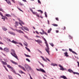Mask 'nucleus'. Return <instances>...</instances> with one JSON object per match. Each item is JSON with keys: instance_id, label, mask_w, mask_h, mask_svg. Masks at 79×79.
I'll list each match as a JSON object with an SVG mask.
<instances>
[{"instance_id": "1", "label": "nucleus", "mask_w": 79, "mask_h": 79, "mask_svg": "<svg viewBox=\"0 0 79 79\" xmlns=\"http://www.w3.org/2000/svg\"><path fill=\"white\" fill-rule=\"evenodd\" d=\"M10 54L14 57L15 58L18 60H19L18 57L15 53V52L14 49L11 50Z\"/></svg>"}, {"instance_id": "2", "label": "nucleus", "mask_w": 79, "mask_h": 79, "mask_svg": "<svg viewBox=\"0 0 79 79\" xmlns=\"http://www.w3.org/2000/svg\"><path fill=\"white\" fill-rule=\"evenodd\" d=\"M45 42V43L46 44V46L47 47V48H46L45 49V51H46V52L48 53V54L49 55H50V54L49 53L50 52V51H49V45L48 44V43L47 42V41L46 40H44Z\"/></svg>"}, {"instance_id": "3", "label": "nucleus", "mask_w": 79, "mask_h": 79, "mask_svg": "<svg viewBox=\"0 0 79 79\" xmlns=\"http://www.w3.org/2000/svg\"><path fill=\"white\" fill-rule=\"evenodd\" d=\"M19 24L22 26V27H21L22 30H24H24H26V31H29V29H28V28L27 27H23L22 25L21 24H20V23H19Z\"/></svg>"}, {"instance_id": "4", "label": "nucleus", "mask_w": 79, "mask_h": 79, "mask_svg": "<svg viewBox=\"0 0 79 79\" xmlns=\"http://www.w3.org/2000/svg\"><path fill=\"white\" fill-rule=\"evenodd\" d=\"M41 31L43 32V33L41 32H40L39 33H40V34L43 35L44 34H45L46 35H47V36L48 35V34H47V33H46L44 31L43 29H41Z\"/></svg>"}, {"instance_id": "5", "label": "nucleus", "mask_w": 79, "mask_h": 79, "mask_svg": "<svg viewBox=\"0 0 79 79\" xmlns=\"http://www.w3.org/2000/svg\"><path fill=\"white\" fill-rule=\"evenodd\" d=\"M36 70L38 71L42 72L43 73H46L45 71L41 68H40L39 69H36Z\"/></svg>"}, {"instance_id": "6", "label": "nucleus", "mask_w": 79, "mask_h": 79, "mask_svg": "<svg viewBox=\"0 0 79 79\" xmlns=\"http://www.w3.org/2000/svg\"><path fill=\"white\" fill-rule=\"evenodd\" d=\"M3 50L6 52H8L9 51V49L7 48H4Z\"/></svg>"}, {"instance_id": "7", "label": "nucleus", "mask_w": 79, "mask_h": 79, "mask_svg": "<svg viewBox=\"0 0 79 79\" xmlns=\"http://www.w3.org/2000/svg\"><path fill=\"white\" fill-rule=\"evenodd\" d=\"M59 66L61 68L60 69V70L63 71V70H65V69H64L63 68V67L61 65H60L59 64Z\"/></svg>"}, {"instance_id": "8", "label": "nucleus", "mask_w": 79, "mask_h": 79, "mask_svg": "<svg viewBox=\"0 0 79 79\" xmlns=\"http://www.w3.org/2000/svg\"><path fill=\"white\" fill-rule=\"evenodd\" d=\"M10 61L12 62V63L13 64H15V65H18V64L15 61H14L13 60H10Z\"/></svg>"}, {"instance_id": "9", "label": "nucleus", "mask_w": 79, "mask_h": 79, "mask_svg": "<svg viewBox=\"0 0 79 79\" xmlns=\"http://www.w3.org/2000/svg\"><path fill=\"white\" fill-rule=\"evenodd\" d=\"M35 40V41H36V42L38 43L39 44H39V43H42V41L40 40Z\"/></svg>"}, {"instance_id": "10", "label": "nucleus", "mask_w": 79, "mask_h": 79, "mask_svg": "<svg viewBox=\"0 0 79 79\" xmlns=\"http://www.w3.org/2000/svg\"><path fill=\"white\" fill-rule=\"evenodd\" d=\"M18 66H19V68H20L22 69L24 71H26V70H25V68H24V67H23L22 66H21V65H18Z\"/></svg>"}, {"instance_id": "11", "label": "nucleus", "mask_w": 79, "mask_h": 79, "mask_svg": "<svg viewBox=\"0 0 79 79\" xmlns=\"http://www.w3.org/2000/svg\"><path fill=\"white\" fill-rule=\"evenodd\" d=\"M69 51H70V52H72L73 53H74L76 55H77V54L75 52L73 51V50L72 49L69 48Z\"/></svg>"}, {"instance_id": "12", "label": "nucleus", "mask_w": 79, "mask_h": 79, "mask_svg": "<svg viewBox=\"0 0 79 79\" xmlns=\"http://www.w3.org/2000/svg\"><path fill=\"white\" fill-rule=\"evenodd\" d=\"M2 28L4 31H6L7 30V28L6 27H2Z\"/></svg>"}, {"instance_id": "13", "label": "nucleus", "mask_w": 79, "mask_h": 79, "mask_svg": "<svg viewBox=\"0 0 79 79\" xmlns=\"http://www.w3.org/2000/svg\"><path fill=\"white\" fill-rule=\"evenodd\" d=\"M60 78H62L64 79H67V78L64 76H60Z\"/></svg>"}, {"instance_id": "14", "label": "nucleus", "mask_w": 79, "mask_h": 79, "mask_svg": "<svg viewBox=\"0 0 79 79\" xmlns=\"http://www.w3.org/2000/svg\"><path fill=\"white\" fill-rule=\"evenodd\" d=\"M19 20V23L20 24H22L23 25H24V22H22V21H21V20H20L19 19H18Z\"/></svg>"}, {"instance_id": "15", "label": "nucleus", "mask_w": 79, "mask_h": 79, "mask_svg": "<svg viewBox=\"0 0 79 79\" xmlns=\"http://www.w3.org/2000/svg\"><path fill=\"white\" fill-rule=\"evenodd\" d=\"M29 66L27 64H25L24 65V67L26 69V70L27 69V68L29 67Z\"/></svg>"}, {"instance_id": "16", "label": "nucleus", "mask_w": 79, "mask_h": 79, "mask_svg": "<svg viewBox=\"0 0 79 79\" xmlns=\"http://www.w3.org/2000/svg\"><path fill=\"white\" fill-rule=\"evenodd\" d=\"M8 32L10 34L13 35H15V34L13 32Z\"/></svg>"}, {"instance_id": "17", "label": "nucleus", "mask_w": 79, "mask_h": 79, "mask_svg": "<svg viewBox=\"0 0 79 79\" xmlns=\"http://www.w3.org/2000/svg\"><path fill=\"white\" fill-rule=\"evenodd\" d=\"M31 67H30V66L27 68V69H26V70L28 71H29L30 70H31Z\"/></svg>"}, {"instance_id": "18", "label": "nucleus", "mask_w": 79, "mask_h": 79, "mask_svg": "<svg viewBox=\"0 0 79 79\" xmlns=\"http://www.w3.org/2000/svg\"><path fill=\"white\" fill-rule=\"evenodd\" d=\"M64 54L65 55V56L66 57H68L69 56L68 55V53L67 52L64 53Z\"/></svg>"}, {"instance_id": "19", "label": "nucleus", "mask_w": 79, "mask_h": 79, "mask_svg": "<svg viewBox=\"0 0 79 79\" xmlns=\"http://www.w3.org/2000/svg\"><path fill=\"white\" fill-rule=\"evenodd\" d=\"M18 31L19 33H23V34H25L23 33V31H22L21 30H19Z\"/></svg>"}, {"instance_id": "20", "label": "nucleus", "mask_w": 79, "mask_h": 79, "mask_svg": "<svg viewBox=\"0 0 79 79\" xmlns=\"http://www.w3.org/2000/svg\"><path fill=\"white\" fill-rule=\"evenodd\" d=\"M68 71L70 73H73V72H73V71L71 69H69L68 70Z\"/></svg>"}, {"instance_id": "21", "label": "nucleus", "mask_w": 79, "mask_h": 79, "mask_svg": "<svg viewBox=\"0 0 79 79\" xmlns=\"http://www.w3.org/2000/svg\"><path fill=\"white\" fill-rule=\"evenodd\" d=\"M2 63L3 65H7V64L6 62L3 61H2Z\"/></svg>"}, {"instance_id": "22", "label": "nucleus", "mask_w": 79, "mask_h": 79, "mask_svg": "<svg viewBox=\"0 0 79 79\" xmlns=\"http://www.w3.org/2000/svg\"><path fill=\"white\" fill-rule=\"evenodd\" d=\"M7 66L8 68L9 69H12V67L9 64H7Z\"/></svg>"}, {"instance_id": "23", "label": "nucleus", "mask_w": 79, "mask_h": 79, "mask_svg": "<svg viewBox=\"0 0 79 79\" xmlns=\"http://www.w3.org/2000/svg\"><path fill=\"white\" fill-rule=\"evenodd\" d=\"M40 57L43 60H44V61L47 62V60H46L44 57H43L42 56H40Z\"/></svg>"}, {"instance_id": "24", "label": "nucleus", "mask_w": 79, "mask_h": 79, "mask_svg": "<svg viewBox=\"0 0 79 79\" xmlns=\"http://www.w3.org/2000/svg\"><path fill=\"white\" fill-rule=\"evenodd\" d=\"M11 42L14 43L15 44H17V42H16V41H15L14 40H12Z\"/></svg>"}, {"instance_id": "25", "label": "nucleus", "mask_w": 79, "mask_h": 79, "mask_svg": "<svg viewBox=\"0 0 79 79\" xmlns=\"http://www.w3.org/2000/svg\"><path fill=\"white\" fill-rule=\"evenodd\" d=\"M52 29L51 28H50L49 29L48 31V33H50L51 32V31H52Z\"/></svg>"}, {"instance_id": "26", "label": "nucleus", "mask_w": 79, "mask_h": 79, "mask_svg": "<svg viewBox=\"0 0 79 79\" xmlns=\"http://www.w3.org/2000/svg\"><path fill=\"white\" fill-rule=\"evenodd\" d=\"M51 65H53V66H57V64H54V63H52L51 64Z\"/></svg>"}, {"instance_id": "27", "label": "nucleus", "mask_w": 79, "mask_h": 79, "mask_svg": "<svg viewBox=\"0 0 79 79\" xmlns=\"http://www.w3.org/2000/svg\"><path fill=\"white\" fill-rule=\"evenodd\" d=\"M5 15L7 17H10L11 16L10 15V14H6Z\"/></svg>"}, {"instance_id": "28", "label": "nucleus", "mask_w": 79, "mask_h": 79, "mask_svg": "<svg viewBox=\"0 0 79 79\" xmlns=\"http://www.w3.org/2000/svg\"><path fill=\"white\" fill-rule=\"evenodd\" d=\"M25 48H26V49L29 52H31V51H30V49H28V48H27V47H25Z\"/></svg>"}, {"instance_id": "29", "label": "nucleus", "mask_w": 79, "mask_h": 79, "mask_svg": "<svg viewBox=\"0 0 79 79\" xmlns=\"http://www.w3.org/2000/svg\"><path fill=\"white\" fill-rule=\"evenodd\" d=\"M8 77L9 79H13L11 76L8 75Z\"/></svg>"}, {"instance_id": "30", "label": "nucleus", "mask_w": 79, "mask_h": 79, "mask_svg": "<svg viewBox=\"0 0 79 79\" xmlns=\"http://www.w3.org/2000/svg\"><path fill=\"white\" fill-rule=\"evenodd\" d=\"M36 15V16L38 17V18H40V16L39 14H38V13H37V14H36L35 15Z\"/></svg>"}, {"instance_id": "31", "label": "nucleus", "mask_w": 79, "mask_h": 79, "mask_svg": "<svg viewBox=\"0 0 79 79\" xmlns=\"http://www.w3.org/2000/svg\"><path fill=\"white\" fill-rule=\"evenodd\" d=\"M52 25L54 27H57L58 26V25L56 24H52Z\"/></svg>"}, {"instance_id": "32", "label": "nucleus", "mask_w": 79, "mask_h": 79, "mask_svg": "<svg viewBox=\"0 0 79 79\" xmlns=\"http://www.w3.org/2000/svg\"><path fill=\"white\" fill-rule=\"evenodd\" d=\"M17 8L20 11L23 12V11H22V10H21V9H20V8H19V7H17Z\"/></svg>"}, {"instance_id": "33", "label": "nucleus", "mask_w": 79, "mask_h": 79, "mask_svg": "<svg viewBox=\"0 0 79 79\" xmlns=\"http://www.w3.org/2000/svg\"><path fill=\"white\" fill-rule=\"evenodd\" d=\"M32 13L33 14V15H36L37 13V12H32Z\"/></svg>"}, {"instance_id": "34", "label": "nucleus", "mask_w": 79, "mask_h": 79, "mask_svg": "<svg viewBox=\"0 0 79 79\" xmlns=\"http://www.w3.org/2000/svg\"><path fill=\"white\" fill-rule=\"evenodd\" d=\"M37 11L38 12H40L41 13H43V11H42V10H38Z\"/></svg>"}, {"instance_id": "35", "label": "nucleus", "mask_w": 79, "mask_h": 79, "mask_svg": "<svg viewBox=\"0 0 79 79\" xmlns=\"http://www.w3.org/2000/svg\"><path fill=\"white\" fill-rule=\"evenodd\" d=\"M25 56L26 57H31V56H29L28 55H26V54H25Z\"/></svg>"}, {"instance_id": "36", "label": "nucleus", "mask_w": 79, "mask_h": 79, "mask_svg": "<svg viewBox=\"0 0 79 79\" xmlns=\"http://www.w3.org/2000/svg\"><path fill=\"white\" fill-rule=\"evenodd\" d=\"M73 74H76L79 75V73H76V72H73Z\"/></svg>"}, {"instance_id": "37", "label": "nucleus", "mask_w": 79, "mask_h": 79, "mask_svg": "<svg viewBox=\"0 0 79 79\" xmlns=\"http://www.w3.org/2000/svg\"><path fill=\"white\" fill-rule=\"evenodd\" d=\"M26 60L27 61H28V62H31V61L28 59L26 58Z\"/></svg>"}, {"instance_id": "38", "label": "nucleus", "mask_w": 79, "mask_h": 79, "mask_svg": "<svg viewBox=\"0 0 79 79\" xmlns=\"http://www.w3.org/2000/svg\"><path fill=\"white\" fill-rule=\"evenodd\" d=\"M50 44L52 46V47H54V44L53 43H50Z\"/></svg>"}, {"instance_id": "39", "label": "nucleus", "mask_w": 79, "mask_h": 79, "mask_svg": "<svg viewBox=\"0 0 79 79\" xmlns=\"http://www.w3.org/2000/svg\"><path fill=\"white\" fill-rule=\"evenodd\" d=\"M39 63L40 64V65H41L43 67H44V66L43 65V64H42V63H41L39 61Z\"/></svg>"}, {"instance_id": "40", "label": "nucleus", "mask_w": 79, "mask_h": 79, "mask_svg": "<svg viewBox=\"0 0 79 79\" xmlns=\"http://www.w3.org/2000/svg\"><path fill=\"white\" fill-rule=\"evenodd\" d=\"M0 15L2 17H4L3 15H2V13H1V12H0Z\"/></svg>"}, {"instance_id": "41", "label": "nucleus", "mask_w": 79, "mask_h": 79, "mask_svg": "<svg viewBox=\"0 0 79 79\" xmlns=\"http://www.w3.org/2000/svg\"><path fill=\"white\" fill-rule=\"evenodd\" d=\"M0 11H2V12H4V11L3 9H2V8H0Z\"/></svg>"}, {"instance_id": "42", "label": "nucleus", "mask_w": 79, "mask_h": 79, "mask_svg": "<svg viewBox=\"0 0 79 79\" xmlns=\"http://www.w3.org/2000/svg\"><path fill=\"white\" fill-rule=\"evenodd\" d=\"M19 5H20L21 6L24 5V4H22L21 2H19Z\"/></svg>"}, {"instance_id": "43", "label": "nucleus", "mask_w": 79, "mask_h": 79, "mask_svg": "<svg viewBox=\"0 0 79 79\" xmlns=\"http://www.w3.org/2000/svg\"><path fill=\"white\" fill-rule=\"evenodd\" d=\"M15 24L16 26H18V22H15Z\"/></svg>"}, {"instance_id": "44", "label": "nucleus", "mask_w": 79, "mask_h": 79, "mask_svg": "<svg viewBox=\"0 0 79 79\" xmlns=\"http://www.w3.org/2000/svg\"><path fill=\"white\" fill-rule=\"evenodd\" d=\"M29 10L31 11L32 12V13L33 11L32 9L31 8H29Z\"/></svg>"}, {"instance_id": "45", "label": "nucleus", "mask_w": 79, "mask_h": 79, "mask_svg": "<svg viewBox=\"0 0 79 79\" xmlns=\"http://www.w3.org/2000/svg\"><path fill=\"white\" fill-rule=\"evenodd\" d=\"M38 2L39 3L41 4V2L40 0H38Z\"/></svg>"}, {"instance_id": "46", "label": "nucleus", "mask_w": 79, "mask_h": 79, "mask_svg": "<svg viewBox=\"0 0 79 79\" xmlns=\"http://www.w3.org/2000/svg\"><path fill=\"white\" fill-rule=\"evenodd\" d=\"M56 20L57 21H59V19L58 18H56Z\"/></svg>"}, {"instance_id": "47", "label": "nucleus", "mask_w": 79, "mask_h": 79, "mask_svg": "<svg viewBox=\"0 0 79 79\" xmlns=\"http://www.w3.org/2000/svg\"><path fill=\"white\" fill-rule=\"evenodd\" d=\"M69 36L70 37V39H72L73 37L70 35H69Z\"/></svg>"}, {"instance_id": "48", "label": "nucleus", "mask_w": 79, "mask_h": 79, "mask_svg": "<svg viewBox=\"0 0 79 79\" xmlns=\"http://www.w3.org/2000/svg\"><path fill=\"white\" fill-rule=\"evenodd\" d=\"M19 44H20V45H21V46H23V45L21 43H19Z\"/></svg>"}, {"instance_id": "49", "label": "nucleus", "mask_w": 79, "mask_h": 79, "mask_svg": "<svg viewBox=\"0 0 79 79\" xmlns=\"http://www.w3.org/2000/svg\"><path fill=\"white\" fill-rule=\"evenodd\" d=\"M46 59L47 60L49 61H50V60H49V59L47 58H46Z\"/></svg>"}, {"instance_id": "50", "label": "nucleus", "mask_w": 79, "mask_h": 79, "mask_svg": "<svg viewBox=\"0 0 79 79\" xmlns=\"http://www.w3.org/2000/svg\"><path fill=\"white\" fill-rule=\"evenodd\" d=\"M62 50L63 51H64V52H65V51H67V50L66 49H65V50H64V49H62Z\"/></svg>"}, {"instance_id": "51", "label": "nucleus", "mask_w": 79, "mask_h": 79, "mask_svg": "<svg viewBox=\"0 0 79 79\" xmlns=\"http://www.w3.org/2000/svg\"><path fill=\"white\" fill-rule=\"evenodd\" d=\"M42 38L44 40H45V39L44 38V37L43 36H42Z\"/></svg>"}, {"instance_id": "52", "label": "nucleus", "mask_w": 79, "mask_h": 79, "mask_svg": "<svg viewBox=\"0 0 79 79\" xmlns=\"http://www.w3.org/2000/svg\"><path fill=\"white\" fill-rule=\"evenodd\" d=\"M35 32H36V33L37 34H39V33H38V31H36Z\"/></svg>"}, {"instance_id": "53", "label": "nucleus", "mask_w": 79, "mask_h": 79, "mask_svg": "<svg viewBox=\"0 0 79 79\" xmlns=\"http://www.w3.org/2000/svg\"><path fill=\"white\" fill-rule=\"evenodd\" d=\"M56 32L57 33H58L59 32V31L58 30H56Z\"/></svg>"}, {"instance_id": "54", "label": "nucleus", "mask_w": 79, "mask_h": 79, "mask_svg": "<svg viewBox=\"0 0 79 79\" xmlns=\"http://www.w3.org/2000/svg\"><path fill=\"white\" fill-rule=\"evenodd\" d=\"M0 49L1 50H3V49L2 48H1L0 47Z\"/></svg>"}, {"instance_id": "55", "label": "nucleus", "mask_w": 79, "mask_h": 79, "mask_svg": "<svg viewBox=\"0 0 79 79\" xmlns=\"http://www.w3.org/2000/svg\"><path fill=\"white\" fill-rule=\"evenodd\" d=\"M0 44H3V43H2V42H1V41H0Z\"/></svg>"}, {"instance_id": "56", "label": "nucleus", "mask_w": 79, "mask_h": 79, "mask_svg": "<svg viewBox=\"0 0 79 79\" xmlns=\"http://www.w3.org/2000/svg\"><path fill=\"white\" fill-rule=\"evenodd\" d=\"M36 37H37V38H41V37H40V36H38V35H36Z\"/></svg>"}, {"instance_id": "57", "label": "nucleus", "mask_w": 79, "mask_h": 79, "mask_svg": "<svg viewBox=\"0 0 79 79\" xmlns=\"http://www.w3.org/2000/svg\"><path fill=\"white\" fill-rule=\"evenodd\" d=\"M11 1H12L14 3H15V0H11Z\"/></svg>"}, {"instance_id": "58", "label": "nucleus", "mask_w": 79, "mask_h": 79, "mask_svg": "<svg viewBox=\"0 0 79 79\" xmlns=\"http://www.w3.org/2000/svg\"><path fill=\"white\" fill-rule=\"evenodd\" d=\"M5 69L8 72V69H7L6 68H5Z\"/></svg>"}, {"instance_id": "59", "label": "nucleus", "mask_w": 79, "mask_h": 79, "mask_svg": "<svg viewBox=\"0 0 79 79\" xmlns=\"http://www.w3.org/2000/svg\"><path fill=\"white\" fill-rule=\"evenodd\" d=\"M24 36L25 38H27V39L28 38V37H27V36L24 35Z\"/></svg>"}, {"instance_id": "60", "label": "nucleus", "mask_w": 79, "mask_h": 79, "mask_svg": "<svg viewBox=\"0 0 79 79\" xmlns=\"http://www.w3.org/2000/svg\"><path fill=\"white\" fill-rule=\"evenodd\" d=\"M44 14H45V15H47V12H45Z\"/></svg>"}, {"instance_id": "61", "label": "nucleus", "mask_w": 79, "mask_h": 79, "mask_svg": "<svg viewBox=\"0 0 79 79\" xmlns=\"http://www.w3.org/2000/svg\"><path fill=\"white\" fill-rule=\"evenodd\" d=\"M13 73H14L16 74V72H15V71H13Z\"/></svg>"}, {"instance_id": "62", "label": "nucleus", "mask_w": 79, "mask_h": 79, "mask_svg": "<svg viewBox=\"0 0 79 79\" xmlns=\"http://www.w3.org/2000/svg\"><path fill=\"white\" fill-rule=\"evenodd\" d=\"M1 19H4V20H3V21L5 20V19L4 18H1Z\"/></svg>"}, {"instance_id": "63", "label": "nucleus", "mask_w": 79, "mask_h": 79, "mask_svg": "<svg viewBox=\"0 0 79 79\" xmlns=\"http://www.w3.org/2000/svg\"><path fill=\"white\" fill-rule=\"evenodd\" d=\"M45 17L46 18H47V17H48V15H47V14L46 15H45Z\"/></svg>"}, {"instance_id": "64", "label": "nucleus", "mask_w": 79, "mask_h": 79, "mask_svg": "<svg viewBox=\"0 0 79 79\" xmlns=\"http://www.w3.org/2000/svg\"><path fill=\"white\" fill-rule=\"evenodd\" d=\"M48 24H49V21L48 20Z\"/></svg>"}]
</instances>
